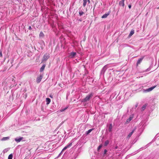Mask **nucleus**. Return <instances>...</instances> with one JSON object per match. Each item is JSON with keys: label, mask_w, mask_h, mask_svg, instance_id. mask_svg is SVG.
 Instances as JSON below:
<instances>
[{"label": "nucleus", "mask_w": 159, "mask_h": 159, "mask_svg": "<svg viewBox=\"0 0 159 159\" xmlns=\"http://www.w3.org/2000/svg\"><path fill=\"white\" fill-rule=\"evenodd\" d=\"M72 145V142H71L69 143L68 145H67L61 151V152L59 154V156L60 155H61V154L62 153V152L65 150L67 148H69Z\"/></svg>", "instance_id": "obj_3"}, {"label": "nucleus", "mask_w": 159, "mask_h": 159, "mask_svg": "<svg viewBox=\"0 0 159 159\" xmlns=\"http://www.w3.org/2000/svg\"><path fill=\"white\" fill-rule=\"evenodd\" d=\"M79 20L80 21H82V20L81 19H80Z\"/></svg>", "instance_id": "obj_37"}, {"label": "nucleus", "mask_w": 159, "mask_h": 159, "mask_svg": "<svg viewBox=\"0 0 159 159\" xmlns=\"http://www.w3.org/2000/svg\"><path fill=\"white\" fill-rule=\"evenodd\" d=\"M43 77V75L42 74H40L39 76H38L36 79L37 83H39L40 82Z\"/></svg>", "instance_id": "obj_5"}, {"label": "nucleus", "mask_w": 159, "mask_h": 159, "mask_svg": "<svg viewBox=\"0 0 159 159\" xmlns=\"http://www.w3.org/2000/svg\"><path fill=\"white\" fill-rule=\"evenodd\" d=\"M135 129L136 128H134V129L129 134L128 136H127V138H129L131 136Z\"/></svg>", "instance_id": "obj_10"}, {"label": "nucleus", "mask_w": 159, "mask_h": 159, "mask_svg": "<svg viewBox=\"0 0 159 159\" xmlns=\"http://www.w3.org/2000/svg\"><path fill=\"white\" fill-rule=\"evenodd\" d=\"M88 2H89V3L90 2V1L89 0H88Z\"/></svg>", "instance_id": "obj_39"}, {"label": "nucleus", "mask_w": 159, "mask_h": 159, "mask_svg": "<svg viewBox=\"0 0 159 159\" xmlns=\"http://www.w3.org/2000/svg\"><path fill=\"white\" fill-rule=\"evenodd\" d=\"M87 0H83V6L84 7H85L86 5Z\"/></svg>", "instance_id": "obj_22"}, {"label": "nucleus", "mask_w": 159, "mask_h": 159, "mask_svg": "<svg viewBox=\"0 0 159 159\" xmlns=\"http://www.w3.org/2000/svg\"><path fill=\"white\" fill-rule=\"evenodd\" d=\"M0 55L1 57L2 56V54L1 52H0Z\"/></svg>", "instance_id": "obj_34"}, {"label": "nucleus", "mask_w": 159, "mask_h": 159, "mask_svg": "<svg viewBox=\"0 0 159 159\" xmlns=\"http://www.w3.org/2000/svg\"><path fill=\"white\" fill-rule=\"evenodd\" d=\"M128 7H129V9H130L131 8V5H129L128 6Z\"/></svg>", "instance_id": "obj_33"}, {"label": "nucleus", "mask_w": 159, "mask_h": 159, "mask_svg": "<svg viewBox=\"0 0 159 159\" xmlns=\"http://www.w3.org/2000/svg\"><path fill=\"white\" fill-rule=\"evenodd\" d=\"M84 13L82 11H80L79 12V15L80 16H82Z\"/></svg>", "instance_id": "obj_25"}, {"label": "nucleus", "mask_w": 159, "mask_h": 159, "mask_svg": "<svg viewBox=\"0 0 159 159\" xmlns=\"http://www.w3.org/2000/svg\"><path fill=\"white\" fill-rule=\"evenodd\" d=\"M143 58L142 57L141 58H139L138 60L137 61V65L138 66L139 64L142 61V60H143Z\"/></svg>", "instance_id": "obj_13"}, {"label": "nucleus", "mask_w": 159, "mask_h": 159, "mask_svg": "<svg viewBox=\"0 0 159 159\" xmlns=\"http://www.w3.org/2000/svg\"><path fill=\"white\" fill-rule=\"evenodd\" d=\"M135 108H136V107H137V106H138V104H136L135 105Z\"/></svg>", "instance_id": "obj_36"}, {"label": "nucleus", "mask_w": 159, "mask_h": 159, "mask_svg": "<svg viewBox=\"0 0 159 159\" xmlns=\"http://www.w3.org/2000/svg\"><path fill=\"white\" fill-rule=\"evenodd\" d=\"M110 13V12H108L107 13H106L104 15H103L102 17V18H106L107 17V16L109 15Z\"/></svg>", "instance_id": "obj_12"}, {"label": "nucleus", "mask_w": 159, "mask_h": 159, "mask_svg": "<svg viewBox=\"0 0 159 159\" xmlns=\"http://www.w3.org/2000/svg\"><path fill=\"white\" fill-rule=\"evenodd\" d=\"M9 139L8 137H4L2 139L3 140H6V139Z\"/></svg>", "instance_id": "obj_30"}, {"label": "nucleus", "mask_w": 159, "mask_h": 159, "mask_svg": "<svg viewBox=\"0 0 159 159\" xmlns=\"http://www.w3.org/2000/svg\"><path fill=\"white\" fill-rule=\"evenodd\" d=\"M72 145V142H71L69 143L68 145H67L61 151V152L59 154V156L60 155H61V154L62 153V152L65 150L67 148H69Z\"/></svg>", "instance_id": "obj_4"}, {"label": "nucleus", "mask_w": 159, "mask_h": 159, "mask_svg": "<svg viewBox=\"0 0 159 159\" xmlns=\"http://www.w3.org/2000/svg\"><path fill=\"white\" fill-rule=\"evenodd\" d=\"M76 55V52H72L70 53L69 57L70 58H73Z\"/></svg>", "instance_id": "obj_8"}, {"label": "nucleus", "mask_w": 159, "mask_h": 159, "mask_svg": "<svg viewBox=\"0 0 159 159\" xmlns=\"http://www.w3.org/2000/svg\"><path fill=\"white\" fill-rule=\"evenodd\" d=\"M109 143V141L108 140H107L105 141L104 143V145L105 146H107Z\"/></svg>", "instance_id": "obj_20"}, {"label": "nucleus", "mask_w": 159, "mask_h": 159, "mask_svg": "<svg viewBox=\"0 0 159 159\" xmlns=\"http://www.w3.org/2000/svg\"><path fill=\"white\" fill-rule=\"evenodd\" d=\"M113 128V125L112 124H110L108 128V130L110 132L112 131V129Z\"/></svg>", "instance_id": "obj_14"}, {"label": "nucleus", "mask_w": 159, "mask_h": 159, "mask_svg": "<svg viewBox=\"0 0 159 159\" xmlns=\"http://www.w3.org/2000/svg\"><path fill=\"white\" fill-rule=\"evenodd\" d=\"M46 104L48 105L51 102V99L49 98H46Z\"/></svg>", "instance_id": "obj_16"}, {"label": "nucleus", "mask_w": 159, "mask_h": 159, "mask_svg": "<svg viewBox=\"0 0 159 159\" xmlns=\"http://www.w3.org/2000/svg\"><path fill=\"white\" fill-rule=\"evenodd\" d=\"M12 157L13 155L12 154H11L9 155L8 159H12Z\"/></svg>", "instance_id": "obj_24"}, {"label": "nucleus", "mask_w": 159, "mask_h": 159, "mask_svg": "<svg viewBox=\"0 0 159 159\" xmlns=\"http://www.w3.org/2000/svg\"><path fill=\"white\" fill-rule=\"evenodd\" d=\"M107 152V151L106 149H105L104 150V154H103V156H105V155L106 154Z\"/></svg>", "instance_id": "obj_29"}, {"label": "nucleus", "mask_w": 159, "mask_h": 159, "mask_svg": "<svg viewBox=\"0 0 159 159\" xmlns=\"http://www.w3.org/2000/svg\"><path fill=\"white\" fill-rule=\"evenodd\" d=\"M29 29L30 30H32V28H31V27L30 26L29 27Z\"/></svg>", "instance_id": "obj_35"}, {"label": "nucleus", "mask_w": 159, "mask_h": 159, "mask_svg": "<svg viewBox=\"0 0 159 159\" xmlns=\"http://www.w3.org/2000/svg\"><path fill=\"white\" fill-rule=\"evenodd\" d=\"M50 57L49 54L46 53L43 56L42 59V61H46Z\"/></svg>", "instance_id": "obj_2"}, {"label": "nucleus", "mask_w": 159, "mask_h": 159, "mask_svg": "<svg viewBox=\"0 0 159 159\" xmlns=\"http://www.w3.org/2000/svg\"><path fill=\"white\" fill-rule=\"evenodd\" d=\"M68 108V107H65V108H62L61 109V110H60V111L61 112H63V111H64L65 110H66V109H67V108Z\"/></svg>", "instance_id": "obj_26"}, {"label": "nucleus", "mask_w": 159, "mask_h": 159, "mask_svg": "<svg viewBox=\"0 0 159 159\" xmlns=\"http://www.w3.org/2000/svg\"><path fill=\"white\" fill-rule=\"evenodd\" d=\"M133 118V116H130L129 118L126 120V123H129Z\"/></svg>", "instance_id": "obj_15"}, {"label": "nucleus", "mask_w": 159, "mask_h": 159, "mask_svg": "<svg viewBox=\"0 0 159 159\" xmlns=\"http://www.w3.org/2000/svg\"><path fill=\"white\" fill-rule=\"evenodd\" d=\"M134 30H132L131 31H130V33H129V36L130 37L131 36H132L134 34Z\"/></svg>", "instance_id": "obj_17"}, {"label": "nucleus", "mask_w": 159, "mask_h": 159, "mask_svg": "<svg viewBox=\"0 0 159 159\" xmlns=\"http://www.w3.org/2000/svg\"><path fill=\"white\" fill-rule=\"evenodd\" d=\"M45 67V65L44 64L40 68V72H42L44 70Z\"/></svg>", "instance_id": "obj_18"}, {"label": "nucleus", "mask_w": 159, "mask_h": 159, "mask_svg": "<svg viewBox=\"0 0 159 159\" xmlns=\"http://www.w3.org/2000/svg\"><path fill=\"white\" fill-rule=\"evenodd\" d=\"M39 36L40 37L43 36H44V34L42 32H41L40 33Z\"/></svg>", "instance_id": "obj_28"}, {"label": "nucleus", "mask_w": 159, "mask_h": 159, "mask_svg": "<svg viewBox=\"0 0 159 159\" xmlns=\"http://www.w3.org/2000/svg\"><path fill=\"white\" fill-rule=\"evenodd\" d=\"M157 9H159V7H157Z\"/></svg>", "instance_id": "obj_38"}, {"label": "nucleus", "mask_w": 159, "mask_h": 159, "mask_svg": "<svg viewBox=\"0 0 159 159\" xmlns=\"http://www.w3.org/2000/svg\"><path fill=\"white\" fill-rule=\"evenodd\" d=\"M118 148V147L117 146H116L114 148V149L115 150H116V149H117Z\"/></svg>", "instance_id": "obj_32"}, {"label": "nucleus", "mask_w": 159, "mask_h": 159, "mask_svg": "<svg viewBox=\"0 0 159 159\" xmlns=\"http://www.w3.org/2000/svg\"><path fill=\"white\" fill-rule=\"evenodd\" d=\"M50 97H51V98H52V96H50Z\"/></svg>", "instance_id": "obj_40"}, {"label": "nucleus", "mask_w": 159, "mask_h": 159, "mask_svg": "<svg viewBox=\"0 0 159 159\" xmlns=\"http://www.w3.org/2000/svg\"><path fill=\"white\" fill-rule=\"evenodd\" d=\"M156 87V86H154L147 89H144L143 92H150L152 90Z\"/></svg>", "instance_id": "obj_7"}, {"label": "nucleus", "mask_w": 159, "mask_h": 159, "mask_svg": "<svg viewBox=\"0 0 159 159\" xmlns=\"http://www.w3.org/2000/svg\"><path fill=\"white\" fill-rule=\"evenodd\" d=\"M23 137H20L19 138H15V140L16 142L17 143L20 142L22 139Z\"/></svg>", "instance_id": "obj_11"}, {"label": "nucleus", "mask_w": 159, "mask_h": 159, "mask_svg": "<svg viewBox=\"0 0 159 159\" xmlns=\"http://www.w3.org/2000/svg\"><path fill=\"white\" fill-rule=\"evenodd\" d=\"M124 2V0H122L120 1L119 2V5L120 6H121L123 7H124L125 6V4Z\"/></svg>", "instance_id": "obj_9"}, {"label": "nucleus", "mask_w": 159, "mask_h": 159, "mask_svg": "<svg viewBox=\"0 0 159 159\" xmlns=\"http://www.w3.org/2000/svg\"><path fill=\"white\" fill-rule=\"evenodd\" d=\"M151 67H152L151 66H150L146 70H144L142 72H146L150 71L151 69Z\"/></svg>", "instance_id": "obj_19"}, {"label": "nucleus", "mask_w": 159, "mask_h": 159, "mask_svg": "<svg viewBox=\"0 0 159 159\" xmlns=\"http://www.w3.org/2000/svg\"><path fill=\"white\" fill-rule=\"evenodd\" d=\"M147 106L146 104L144 105L141 108V110L142 111H144L146 108Z\"/></svg>", "instance_id": "obj_21"}, {"label": "nucleus", "mask_w": 159, "mask_h": 159, "mask_svg": "<svg viewBox=\"0 0 159 159\" xmlns=\"http://www.w3.org/2000/svg\"><path fill=\"white\" fill-rule=\"evenodd\" d=\"M107 65H105L102 68V70H101V74H104L106 70L107 69Z\"/></svg>", "instance_id": "obj_6"}, {"label": "nucleus", "mask_w": 159, "mask_h": 159, "mask_svg": "<svg viewBox=\"0 0 159 159\" xmlns=\"http://www.w3.org/2000/svg\"><path fill=\"white\" fill-rule=\"evenodd\" d=\"M8 151V149H5L3 150V151H4V152H7Z\"/></svg>", "instance_id": "obj_31"}, {"label": "nucleus", "mask_w": 159, "mask_h": 159, "mask_svg": "<svg viewBox=\"0 0 159 159\" xmlns=\"http://www.w3.org/2000/svg\"><path fill=\"white\" fill-rule=\"evenodd\" d=\"M102 144L100 145L98 148L97 150L98 151H99V150L102 147Z\"/></svg>", "instance_id": "obj_27"}, {"label": "nucleus", "mask_w": 159, "mask_h": 159, "mask_svg": "<svg viewBox=\"0 0 159 159\" xmlns=\"http://www.w3.org/2000/svg\"><path fill=\"white\" fill-rule=\"evenodd\" d=\"M93 129H90L88 131H87L86 132V134H89L90 132H91L92 130Z\"/></svg>", "instance_id": "obj_23"}, {"label": "nucleus", "mask_w": 159, "mask_h": 159, "mask_svg": "<svg viewBox=\"0 0 159 159\" xmlns=\"http://www.w3.org/2000/svg\"><path fill=\"white\" fill-rule=\"evenodd\" d=\"M93 93H91L88 95L84 98L82 99L81 101L82 102H85L89 101L90 99L93 96Z\"/></svg>", "instance_id": "obj_1"}]
</instances>
